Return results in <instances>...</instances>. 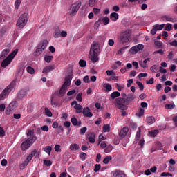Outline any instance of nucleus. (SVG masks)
Listing matches in <instances>:
<instances>
[{
    "label": "nucleus",
    "mask_w": 177,
    "mask_h": 177,
    "mask_svg": "<svg viewBox=\"0 0 177 177\" xmlns=\"http://www.w3.org/2000/svg\"><path fill=\"white\" fill-rule=\"evenodd\" d=\"M146 121L149 125H151L156 122V118L153 116H149L147 118Z\"/></svg>",
    "instance_id": "5701e85b"
},
{
    "label": "nucleus",
    "mask_w": 177,
    "mask_h": 177,
    "mask_svg": "<svg viewBox=\"0 0 177 177\" xmlns=\"http://www.w3.org/2000/svg\"><path fill=\"white\" fill-rule=\"evenodd\" d=\"M169 45H171V46H175L176 48H177V41L174 40L173 41H170Z\"/></svg>",
    "instance_id": "774afa93"
},
{
    "label": "nucleus",
    "mask_w": 177,
    "mask_h": 177,
    "mask_svg": "<svg viewBox=\"0 0 177 177\" xmlns=\"http://www.w3.org/2000/svg\"><path fill=\"white\" fill-rule=\"evenodd\" d=\"M69 150L71 151H77V150H80V145L77 143L71 144L69 147Z\"/></svg>",
    "instance_id": "412c9836"
},
{
    "label": "nucleus",
    "mask_w": 177,
    "mask_h": 177,
    "mask_svg": "<svg viewBox=\"0 0 177 177\" xmlns=\"http://www.w3.org/2000/svg\"><path fill=\"white\" fill-rule=\"evenodd\" d=\"M156 150H162V144L160 142H156Z\"/></svg>",
    "instance_id": "6e6d98bb"
},
{
    "label": "nucleus",
    "mask_w": 177,
    "mask_h": 177,
    "mask_svg": "<svg viewBox=\"0 0 177 177\" xmlns=\"http://www.w3.org/2000/svg\"><path fill=\"white\" fill-rule=\"evenodd\" d=\"M111 160H113V157L111 156H108L104 158V159L103 160V162L104 164H109V162H110Z\"/></svg>",
    "instance_id": "72a5a7b5"
},
{
    "label": "nucleus",
    "mask_w": 177,
    "mask_h": 177,
    "mask_svg": "<svg viewBox=\"0 0 177 177\" xmlns=\"http://www.w3.org/2000/svg\"><path fill=\"white\" fill-rule=\"evenodd\" d=\"M122 44H127L129 42V38H131V31L125 30L122 32L119 37Z\"/></svg>",
    "instance_id": "0eeeda50"
},
{
    "label": "nucleus",
    "mask_w": 177,
    "mask_h": 177,
    "mask_svg": "<svg viewBox=\"0 0 177 177\" xmlns=\"http://www.w3.org/2000/svg\"><path fill=\"white\" fill-rule=\"evenodd\" d=\"M122 139V138H121L120 136L115 137L113 139L114 145H120V142H121Z\"/></svg>",
    "instance_id": "7c9ffc66"
},
{
    "label": "nucleus",
    "mask_w": 177,
    "mask_h": 177,
    "mask_svg": "<svg viewBox=\"0 0 177 177\" xmlns=\"http://www.w3.org/2000/svg\"><path fill=\"white\" fill-rule=\"evenodd\" d=\"M106 138H104V136L103 134H100L98 136V143L100 144L101 142H103V140H105Z\"/></svg>",
    "instance_id": "603ef678"
},
{
    "label": "nucleus",
    "mask_w": 177,
    "mask_h": 177,
    "mask_svg": "<svg viewBox=\"0 0 177 177\" xmlns=\"http://www.w3.org/2000/svg\"><path fill=\"white\" fill-rule=\"evenodd\" d=\"M128 132H129V128H128V127H124L120 130L119 136L122 138V139H124V138L127 136V133H128Z\"/></svg>",
    "instance_id": "f3484780"
},
{
    "label": "nucleus",
    "mask_w": 177,
    "mask_h": 177,
    "mask_svg": "<svg viewBox=\"0 0 177 177\" xmlns=\"http://www.w3.org/2000/svg\"><path fill=\"white\" fill-rule=\"evenodd\" d=\"M26 135L28 136V139L25 141H24L21 145V149L24 151L26 150H28L30 147L35 142V140H37V136H34V131L33 130H29Z\"/></svg>",
    "instance_id": "f257e3e1"
},
{
    "label": "nucleus",
    "mask_w": 177,
    "mask_h": 177,
    "mask_svg": "<svg viewBox=\"0 0 177 177\" xmlns=\"http://www.w3.org/2000/svg\"><path fill=\"white\" fill-rule=\"evenodd\" d=\"M116 106L120 110H128V106L125 105V100L124 98L116 99Z\"/></svg>",
    "instance_id": "6e6552de"
},
{
    "label": "nucleus",
    "mask_w": 177,
    "mask_h": 177,
    "mask_svg": "<svg viewBox=\"0 0 177 177\" xmlns=\"http://www.w3.org/2000/svg\"><path fill=\"white\" fill-rule=\"evenodd\" d=\"M38 47L41 48L43 50H45L48 47V40L44 39L42 41H41L39 44Z\"/></svg>",
    "instance_id": "6ab92c4d"
},
{
    "label": "nucleus",
    "mask_w": 177,
    "mask_h": 177,
    "mask_svg": "<svg viewBox=\"0 0 177 177\" xmlns=\"http://www.w3.org/2000/svg\"><path fill=\"white\" fill-rule=\"evenodd\" d=\"M44 165H46V167H50L52 165V161L44 160Z\"/></svg>",
    "instance_id": "864d4df0"
},
{
    "label": "nucleus",
    "mask_w": 177,
    "mask_h": 177,
    "mask_svg": "<svg viewBox=\"0 0 177 177\" xmlns=\"http://www.w3.org/2000/svg\"><path fill=\"white\" fill-rule=\"evenodd\" d=\"M103 86H104V88H105L106 92H110V91H111V89H113V87L109 83L104 84Z\"/></svg>",
    "instance_id": "4c0bfd02"
},
{
    "label": "nucleus",
    "mask_w": 177,
    "mask_h": 177,
    "mask_svg": "<svg viewBox=\"0 0 177 177\" xmlns=\"http://www.w3.org/2000/svg\"><path fill=\"white\" fill-rule=\"evenodd\" d=\"M71 85V78H66L65 79V82L64 84L60 88L58 95L62 97L64 95H66V92H67V89H68V87Z\"/></svg>",
    "instance_id": "423d86ee"
},
{
    "label": "nucleus",
    "mask_w": 177,
    "mask_h": 177,
    "mask_svg": "<svg viewBox=\"0 0 177 177\" xmlns=\"http://www.w3.org/2000/svg\"><path fill=\"white\" fill-rule=\"evenodd\" d=\"M54 150L55 151H56V153H60V151H62V149H60V145H55Z\"/></svg>",
    "instance_id": "5fc2aeb1"
},
{
    "label": "nucleus",
    "mask_w": 177,
    "mask_h": 177,
    "mask_svg": "<svg viewBox=\"0 0 177 177\" xmlns=\"http://www.w3.org/2000/svg\"><path fill=\"white\" fill-rule=\"evenodd\" d=\"M52 147L50 146H46L44 148H43V151H45V153H47L48 156H50V153L52 152Z\"/></svg>",
    "instance_id": "a878e982"
},
{
    "label": "nucleus",
    "mask_w": 177,
    "mask_h": 177,
    "mask_svg": "<svg viewBox=\"0 0 177 177\" xmlns=\"http://www.w3.org/2000/svg\"><path fill=\"white\" fill-rule=\"evenodd\" d=\"M16 88V81H12L3 91L0 93V102L5 100L9 96L13 89Z\"/></svg>",
    "instance_id": "f03ea898"
},
{
    "label": "nucleus",
    "mask_w": 177,
    "mask_h": 177,
    "mask_svg": "<svg viewBox=\"0 0 177 177\" xmlns=\"http://www.w3.org/2000/svg\"><path fill=\"white\" fill-rule=\"evenodd\" d=\"M71 106H73L75 110H76V113H82V106H81V104H79L77 101L72 102Z\"/></svg>",
    "instance_id": "ddd939ff"
},
{
    "label": "nucleus",
    "mask_w": 177,
    "mask_h": 177,
    "mask_svg": "<svg viewBox=\"0 0 177 177\" xmlns=\"http://www.w3.org/2000/svg\"><path fill=\"white\" fill-rule=\"evenodd\" d=\"M154 45L156 46H158V48H162V46H164V44H162V42H161L160 41H155Z\"/></svg>",
    "instance_id": "8fccbe9b"
},
{
    "label": "nucleus",
    "mask_w": 177,
    "mask_h": 177,
    "mask_svg": "<svg viewBox=\"0 0 177 177\" xmlns=\"http://www.w3.org/2000/svg\"><path fill=\"white\" fill-rule=\"evenodd\" d=\"M111 127L110 124H104L103 126V131L104 132H110Z\"/></svg>",
    "instance_id": "c03bdc74"
},
{
    "label": "nucleus",
    "mask_w": 177,
    "mask_h": 177,
    "mask_svg": "<svg viewBox=\"0 0 177 177\" xmlns=\"http://www.w3.org/2000/svg\"><path fill=\"white\" fill-rule=\"evenodd\" d=\"M138 86L140 88V91H143L145 89V86H143V84L140 82H136Z\"/></svg>",
    "instance_id": "052dcab7"
},
{
    "label": "nucleus",
    "mask_w": 177,
    "mask_h": 177,
    "mask_svg": "<svg viewBox=\"0 0 177 177\" xmlns=\"http://www.w3.org/2000/svg\"><path fill=\"white\" fill-rule=\"evenodd\" d=\"M157 133H158V129L149 132V136H151V138H154V137L157 136Z\"/></svg>",
    "instance_id": "58836bf2"
},
{
    "label": "nucleus",
    "mask_w": 177,
    "mask_h": 177,
    "mask_svg": "<svg viewBox=\"0 0 177 177\" xmlns=\"http://www.w3.org/2000/svg\"><path fill=\"white\" fill-rule=\"evenodd\" d=\"M139 64L142 68H147L148 67L147 62L145 59L144 61H140Z\"/></svg>",
    "instance_id": "f704fd0d"
},
{
    "label": "nucleus",
    "mask_w": 177,
    "mask_h": 177,
    "mask_svg": "<svg viewBox=\"0 0 177 177\" xmlns=\"http://www.w3.org/2000/svg\"><path fill=\"white\" fill-rule=\"evenodd\" d=\"M165 107L167 110H172V109H175V104H166Z\"/></svg>",
    "instance_id": "e433bc0d"
},
{
    "label": "nucleus",
    "mask_w": 177,
    "mask_h": 177,
    "mask_svg": "<svg viewBox=\"0 0 177 177\" xmlns=\"http://www.w3.org/2000/svg\"><path fill=\"white\" fill-rule=\"evenodd\" d=\"M102 23L104 24V26H107V24H109V23H110V19H109L108 17H103Z\"/></svg>",
    "instance_id": "37998d69"
},
{
    "label": "nucleus",
    "mask_w": 177,
    "mask_h": 177,
    "mask_svg": "<svg viewBox=\"0 0 177 177\" xmlns=\"http://www.w3.org/2000/svg\"><path fill=\"white\" fill-rule=\"evenodd\" d=\"M44 113L47 115V117H52L53 115L52 112L48 108H45Z\"/></svg>",
    "instance_id": "49530a36"
},
{
    "label": "nucleus",
    "mask_w": 177,
    "mask_h": 177,
    "mask_svg": "<svg viewBox=\"0 0 177 177\" xmlns=\"http://www.w3.org/2000/svg\"><path fill=\"white\" fill-rule=\"evenodd\" d=\"M93 12L94 15H99L100 13V8H93Z\"/></svg>",
    "instance_id": "e2e57ef3"
},
{
    "label": "nucleus",
    "mask_w": 177,
    "mask_h": 177,
    "mask_svg": "<svg viewBox=\"0 0 177 177\" xmlns=\"http://www.w3.org/2000/svg\"><path fill=\"white\" fill-rule=\"evenodd\" d=\"M106 75L110 76V75H115V73L113 70H108L106 71Z\"/></svg>",
    "instance_id": "680f3d73"
},
{
    "label": "nucleus",
    "mask_w": 177,
    "mask_h": 177,
    "mask_svg": "<svg viewBox=\"0 0 177 177\" xmlns=\"http://www.w3.org/2000/svg\"><path fill=\"white\" fill-rule=\"evenodd\" d=\"M43 52L44 50L42 48H40V47L37 46V48L36 50L33 53V55L34 56H39V55H41Z\"/></svg>",
    "instance_id": "393cba45"
},
{
    "label": "nucleus",
    "mask_w": 177,
    "mask_h": 177,
    "mask_svg": "<svg viewBox=\"0 0 177 177\" xmlns=\"http://www.w3.org/2000/svg\"><path fill=\"white\" fill-rule=\"evenodd\" d=\"M36 154H37V149H34L33 151H32L25 160L26 164H30V161L32 160V158H34V156H35Z\"/></svg>",
    "instance_id": "dca6fc26"
},
{
    "label": "nucleus",
    "mask_w": 177,
    "mask_h": 177,
    "mask_svg": "<svg viewBox=\"0 0 177 177\" xmlns=\"http://www.w3.org/2000/svg\"><path fill=\"white\" fill-rule=\"evenodd\" d=\"M120 93L118 91H114L111 94V99H115V97H119L120 96Z\"/></svg>",
    "instance_id": "c9c22d12"
},
{
    "label": "nucleus",
    "mask_w": 177,
    "mask_h": 177,
    "mask_svg": "<svg viewBox=\"0 0 177 177\" xmlns=\"http://www.w3.org/2000/svg\"><path fill=\"white\" fill-rule=\"evenodd\" d=\"M99 53L89 52V57L92 63H96L99 61Z\"/></svg>",
    "instance_id": "4468645a"
},
{
    "label": "nucleus",
    "mask_w": 177,
    "mask_h": 177,
    "mask_svg": "<svg viewBox=\"0 0 177 177\" xmlns=\"http://www.w3.org/2000/svg\"><path fill=\"white\" fill-rule=\"evenodd\" d=\"M100 52V46L99 44L93 42L90 48V53H99Z\"/></svg>",
    "instance_id": "f8f14e48"
},
{
    "label": "nucleus",
    "mask_w": 177,
    "mask_h": 177,
    "mask_svg": "<svg viewBox=\"0 0 177 177\" xmlns=\"http://www.w3.org/2000/svg\"><path fill=\"white\" fill-rule=\"evenodd\" d=\"M27 21H28V14L24 13L18 19L17 21V27H18V28H23L26 27Z\"/></svg>",
    "instance_id": "39448f33"
},
{
    "label": "nucleus",
    "mask_w": 177,
    "mask_h": 177,
    "mask_svg": "<svg viewBox=\"0 0 177 177\" xmlns=\"http://www.w3.org/2000/svg\"><path fill=\"white\" fill-rule=\"evenodd\" d=\"M71 123L73 125L76 127V125H80L81 124V121L78 122V120H77L75 118H72L71 119Z\"/></svg>",
    "instance_id": "c756f323"
},
{
    "label": "nucleus",
    "mask_w": 177,
    "mask_h": 177,
    "mask_svg": "<svg viewBox=\"0 0 177 177\" xmlns=\"http://www.w3.org/2000/svg\"><path fill=\"white\" fill-rule=\"evenodd\" d=\"M118 13L117 12H112L110 15V19L112 21H116L118 20Z\"/></svg>",
    "instance_id": "b1692460"
},
{
    "label": "nucleus",
    "mask_w": 177,
    "mask_h": 177,
    "mask_svg": "<svg viewBox=\"0 0 177 177\" xmlns=\"http://www.w3.org/2000/svg\"><path fill=\"white\" fill-rule=\"evenodd\" d=\"M143 114H145V109L141 108V109H140L138 112H137L136 113V115H137V117H142V115H143Z\"/></svg>",
    "instance_id": "79ce46f5"
},
{
    "label": "nucleus",
    "mask_w": 177,
    "mask_h": 177,
    "mask_svg": "<svg viewBox=\"0 0 177 177\" xmlns=\"http://www.w3.org/2000/svg\"><path fill=\"white\" fill-rule=\"evenodd\" d=\"M111 151H113V145H109L105 148L104 153H111Z\"/></svg>",
    "instance_id": "473e14b6"
},
{
    "label": "nucleus",
    "mask_w": 177,
    "mask_h": 177,
    "mask_svg": "<svg viewBox=\"0 0 177 177\" xmlns=\"http://www.w3.org/2000/svg\"><path fill=\"white\" fill-rule=\"evenodd\" d=\"M88 139L90 143H95V133H91L88 135Z\"/></svg>",
    "instance_id": "2f4dec72"
},
{
    "label": "nucleus",
    "mask_w": 177,
    "mask_h": 177,
    "mask_svg": "<svg viewBox=\"0 0 177 177\" xmlns=\"http://www.w3.org/2000/svg\"><path fill=\"white\" fill-rule=\"evenodd\" d=\"M127 49V47H123L122 48H120L118 51V55H123L124 53L125 52V50Z\"/></svg>",
    "instance_id": "13d9d810"
},
{
    "label": "nucleus",
    "mask_w": 177,
    "mask_h": 177,
    "mask_svg": "<svg viewBox=\"0 0 177 177\" xmlns=\"http://www.w3.org/2000/svg\"><path fill=\"white\" fill-rule=\"evenodd\" d=\"M140 132H142V131L140 128H139L136 134V142H138L139 146L142 148L145 145V140L140 136Z\"/></svg>",
    "instance_id": "9d476101"
},
{
    "label": "nucleus",
    "mask_w": 177,
    "mask_h": 177,
    "mask_svg": "<svg viewBox=\"0 0 177 177\" xmlns=\"http://www.w3.org/2000/svg\"><path fill=\"white\" fill-rule=\"evenodd\" d=\"M82 3L80 1L75 2L71 4L68 10V13L70 16H75L77 15V12L80 10V8H81Z\"/></svg>",
    "instance_id": "20e7f679"
},
{
    "label": "nucleus",
    "mask_w": 177,
    "mask_h": 177,
    "mask_svg": "<svg viewBox=\"0 0 177 177\" xmlns=\"http://www.w3.org/2000/svg\"><path fill=\"white\" fill-rule=\"evenodd\" d=\"M164 27H165V24H162L160 25H158V24L154 25L151 30V34H152V35H155V34H156L157 31H158V30L161 31V30H162L164 28Z\"/></svg>",
    "instance_id": "9b49d317"
},
{
    "label": "nucleus",
    "mask_w": 177,
    "mask_h": 177,
    "mask_svg": "<svg viewBox=\"0 0 177 177\" xmlns=\"http://www.w3.org/2000/svg\"><path fill=\"white\" fill-rule=\"evenodd\" d=\"M21 4V0H16L15 3V9H19V8H20Z\"/></svg>",
    "instance_id": "09e8293b"
},
{
    "label": "nucleus",
    "mask_w": 177,
    "mask_h": 177,
    "mask_svg": "<svg viewBox=\"0 0 177 177\" xmlns=\"http://www.w3.org/2000/svg\"><path fill=\"white\" fill-rule=\"evenodd\" d=\"M163 20H165V21H171V23L175 22V19L171 17L170 16L165 15L163 17Z\"/></svg>",
    "instance_id": "c85d7f7f"
},
{
    "label": "nucleus",
    "mask_w": 177,
    "mask_h": 177,
    "mask_svg": "<svg viewBox=\"0 0 177 177\" xmlns=\"http://www.w3.org/2000/svg\"><path fill=\"white\" fill-rule=\"evenodd\" d=\"M14 109H12L11 107H10L9 106L6 108V115H10V114H12V113H13Z\"/></svg>",
    "instance_id": "ea45409f"
},
{
    "label": "nucleus",
    "mask_w": 177,
    "mask_h": 177,
    "mask_svg": "<svg viewBox=\"0 0 177 177\" xmlns=\"http://www.w3.org/2000/svg\"><path fill=\"white\" fill-rule=\"evenodd\" d=\"M9 52H10V48H6L3 50L1 54L0 55V59H5L9 54Z\"/></svg>",
    "instance_id": "aec40b11"
},
{
    "label": "nucleus",
    "mask_w": 177,
    "mask_h": 177,
    "mask_svg": "<svg viewBox=\"0 0 177 177\" xmlns=\"http://www.w3.org/2000/svg\"><path fill=\"white\" fill-rule=\"evenodd\" d=\"M79 66L80 67H86V61L83 60V59H80L79 61Z\"/></svg>",
    "instance_id": "a18cd8bd"
},
{
    "label": "nucleus",
    "mask_w": 177,
    "mask_h": 177,
    "mask_svg": "<svg viewBox=\"0 0 177 177\" xmlns=\"http://www.w3.org/2000/svg\"><path fill=\"white\" fill-rule=\"evenodd\" d=\"M8 106L15 111L17 109V102L12 101Z\"/></svg>",
    "instance_id": "bb28decb"
},
{
    "label": "nucleus",
    "mask_w": 177,
    "mask_h": 177,
    "mask_svg": "<svg viewBox=\"0 0 177 177\" xmlns=\"http://www.w3.org/2000/svg\"><path fill=\"white\" fill-rule=\"evenodd\" d=\"M28 163H26V161H24L22 164H21L19 165V168L20 169H24V168H26V167H27Z\"/></svg>",
    "instance_id": "0e129e2a"
},
{
    "label": "nucleus",
    "mask_w": 177,
    "mask_h": 177,
    "mask_svg": "<svg viewBox=\"0 0 177 177\" xmlns=\"http://www.w3.org/2000/svg\"><path fill=\"white\" fill-rule=\"evenodd\" d=\"M165 30L166 31H171L172 30V25L170 23H168L165 26Z\"/></svg>",
    "instance_id": "de8ad7c7"
},
{
    "label": "nucleus",
    "mask_w": 177,
    "mask_h": 177,
    "mask_svg": "<svg viewBox=\"0 0 177 177\" xmlns=\"http://www.w3.org/2000/svg\"><path fill=\"white\" fill-rule=\"evenodd\" d=\"M26 70H27L28 74H34V73H35V71L31 66H28Z\"/></svg>",
    "instance_id": "3c124183"
},
{
    "label": "nucleus",
    "mask_w": 177,
    "mask_h": 177,
    "mask_svg": "<svg viewBox=\"0 0 177 177\" xmlns=\"http://www.w3.org/2000/svg\"><path fill=\"white\" fill-rule=\"evenodd\" d=\"M113 176H115V177H125V173H124V171H122L117 170L113 173Z\"/></svg>",
    "instance_id": "4be33fe9"
},
{
    "label": "nucleus",
    "mask_w": 177,
    "mask_h": 177,
    "mask_svg": "<svg viewBox=\"0 0 177 177\" xmlns=\"http://www.w3.org/2000/svg\"><path fill=\"white\" fill-rule=\"evenodd\" d=\"M145 46L143 44L136 45L131 48V49L129 50V53L131 55H136V53H138V52H139L140 50H143Z\"/></svg>",
    "instance_id": "1a4fd4ad"
},
{
    "label": "nucleus",
    "mask_w": 177,
    "mask_h": 177,
    "mask_svg": "<svg viewBox=\"0 0 177 177\" xmlns=\"http://www.w3.org/2000/svg\"><path fill=\"white\" fill-rule=\"evenodd\" d=\"M82 113H83L84 117H87L89 118H91V117H93V113L91 112V109H89V107L84 108Z\"/></svg>",
    "instance_id": "2eb2a0df"
},
{
    "label": "nucleus",
    "mask_w": 177,
    "mask_h": 177,
    "mask_svg": "<svg viewBox=\"0 0 177 177\" xmlns=\"http://www.w3.org/2000/svg\"><path fill=\"white\" fill-rule=\"evenodd\" d=\"M100 147L102 149H106V147H107V144H106V142L104 141H101L100 143Z\"/></svg>",
    "instance_id": "4d7b16f0"
},
{
    "label": "nucleus",
    "mask_w": 177,
    "mask_h": 177,
    "mask_svg": "<svg viewBox=\"0 0 177 177\" xmlns=\"http://www.w3.org/2000/svg\"><path fill=\"white\" fill-rule=\"evenodd\" d=\"M53 70H55V65H49L44 68L42 73L43 74H48V73H50Z\"/></svg>",
    "instance_id": "a211bd4d"
},
{
    "label": "nucleus",
    "mask_w": 177,
    "mask_h": 177,
    "mask_svg": "<svg viewBox=\"0 0 177 177\" xmlns=\"http://www.w3.org/2000/svg\"><path fill=\"white\" fill-rule=\"evenodd\" d=\"M100 168H101L100 165L96 164V165H95L94 171H95V172H98V171H100Z\"/></svg>",
    "instance_id": "69168bd1"
},
{
    "label": "nucleus",
    "mask_w": 177,
    "mask_h": 177,
    "mask_svg": "<svg viewBox=\"0 0 177 177\" xmlns=\"http://www.w3.org/2000/svg\"><path fill=\"white\" fill-rule=\"evenodd\" d=\"M53 60V55H45L44 56V62H46V63H50V62Z\"/></svg>",
    "instance_id": "cd10ccee"
},
{
    "label": "nucleus",
    "mask_w": 177,
    "mask_h": 177,
    "mask_svg": "<svg viewBox=\"0 0 177 177\" xmlns=\"http://www.w3.org/2000/svg\"><path fill=\"white\" fill-rule=\"evenodd\" d=\"M162 177H166V176H171L172 177V174H169V172H163L161 174Z\"/></svg>",
    "instance_id": "338daca9"
},
{
    "label": "nucleus",
    "mask_w": 177,
    "mask_h": 177,
    "mask_svg": "<svg viewBox=\"0 0 177 177\" xmlns=\"http://www.w3.org/2000/svg\"><path fill=\"white\" fill-rule=\"evenodd\" d=\"M99 0H88V5L91 8L95 6Z\"/></svg>",
    "instance_id": "a19ab883"
},
{
    "label": "nucleus",
    "mask_w": 177,
    "mask_h": 177,
    "mask_svg": "<svg viewBox=\"0 0 177 177\" xmlns=\"http://www.w3.org/2000/svg\"><path fill=\"white\" fill-rule=\"evenodd\" d=\"M19 49L16 48L11 53H10L9 55L4 60L2 61L1 64V67H3L4 68L5 67H8V66H9V64L12 63V61L13 60V59H15V56L17 55Z\"/></svg>",
    "instance_id": "7ed1b4c3"
},
{
    "label": "nucleus",
    "mask_w": 177,
    "mask_h": 177,
    "mask_svg": "<svg viewBox=\"0 0 177 177\" xmlns=\"http://www.w3.org/2000/svg\"><path fill=\"white\" fill-rule=\"evenodd\" d=\"M76 100H77V102H82V93H79L77 95Z\"/></svg>",
    "instance_id": "bf43d9fd"
}]
</instances>
